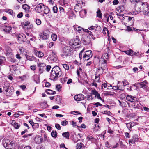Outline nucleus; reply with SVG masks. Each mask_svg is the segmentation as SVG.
I'll list each match as a JSON object with an SVG mask.
<instances>
[{"label": "nucleus", "mask_w": 149, "mask_h": 149, "mask_svg": "<svg viewBox=\"0 0 149 149\" xmlns=\"http://www.w3.org/2000/svg\"><path fill=\"white\" fill-rule=\"evenodd\" d=\"M62 71L59 67H54L52 69L50 74V77L52 80H55L60 77Z\"/></svg>", "instance_id": "obj_1"}, {"label": "nucleus", "mask_w": 149, "mask_h": 149, "mask_svg": "<svg viewBox=\"0 0 149 149\" xmlns=\"http://www.w3.org/2000/svg\"><path fill=\"white\" fill-rule=\"evenodd\" d=\"M76 1L77 2V3H76V6H75V7H76L75 9H78L75 10V12H79V13H80V12H84L85 14H86V12L85 10L81 11V3H82V0H76Z\"/></svg>", "instance_id": "obj_2"}, {"label": "nucleus", "mask_w": 149, "mask_h": 149, "mask_svg": "<svg viewBox=\"0 0 149 149\" xmlns=\"http://www.w3.org/2000/svg\"><path fill=\"white\" fill-rule=\"evenodd\" d=\"M56 52L54 51H52V53L49 55L48 58V60L50 61L51 63L56 62L57 60V58L56 55Z\"/></svg>", "instance_id": "obj_3"}, {"label": "nucleus", "mask_w": 149, "mask_h": 149, "mask_svg": "<svg viewBox=\"0 0 149 149\" xmlns=\"http://www.w3.org/2000/svg\"><path fill=\"white\" fill-rule=\"evenodd\" d=\"M0 28L7 33H9L11 29V27L10 26L7 25L6 23L4 24H0Z\"/></svg>", "instance_id": "obj_4"}, {"label": "nucleus", "mask_w": 149, "mask_h": 149, "mask_svg": "<svg viewBox=\"0 0 149 149\" xmlns=\"http://www.w3.org/2000/svg\"><path fill=\"white\" fill-rule=\"evenodd\" d=\"M3 146L6 149H11L13 148V143L9 140H7L5 141H3Z\"/></svg>", "instance_id": "obj_5"}, {"label": "nucleus", "mask_w": 149, "mask_h": 149, "mask_svg": "<svg viewBox=\"0 0 149 149\" xmlns=\"http://www.w3.org/2000/svg\"><path fill=\"white\" fill-rule=\"evenodd\" d=\"M92 56V52L91 50L86 51L84 53L83 58L84 60H88Z\"/></svg>", "instance_id": "obj_6"}, {"label": "nucleus", "mask_w": 149, "mask_h": 149, "mask_svg": "<svg viewBox=\"0 0 149 149\" xmlns=\"http://www.w3.org/2000/svg\"><path fill=\"white\" fill-rule=\"evenodd\" d=\"M71 47H70L65 46L63 49L62 53L65 54L66 56H68L69 54H71L73 52V50L70 49Z\"/></svg>", "instance_id": "obj_7"}, {"label": "nucleus", "mask_w": 149, "mask_h": 149, "mask_svg": "<svg viewBox=\"0 0 149 149\" xmlns=\"http://www.w3.org/2000/svg\"><path fill=\"white\" fill-rule=\"evenodd\" d=\"M44 6V5L42 3L39 4L36 6L35 9L38 13H40L42 12V10H43Z\"/></svg>", "instance_id": "obj_8"}, {"label": "nucleus", "mask_w": 149, "mask_h": 149, "mask_svg": "<svg viewBox=\"0 0 149 149\" xmlns=\"http://www.w3.org/2000/svg\"><path fill=\"white\" fill-rule=\"evenodd\" d=\"M82 41L84 45H89L91 42V39L89 36H87L85 38H83Z\"/></svg>", "instance_id": "obj_9"}, {"label": "nucleus", "mask_w": 149, "mask_h": 149, "mask_svg": "<svg viewBox=\"0 0 149 149\" xmlns=\"http://www.w3.org/2000/svg\"><path fill=\"white\" fill-rule=\"evenodd\" d=\"M39 36L42 40H45L48 39L49 35L47 33V31H45L43 33L40 34Z\"/></svg>", "instance_id": "obj_10"}, {"label": "nucleus", "mask_w": 149, "mask_h": 149, "mask_svg": "<svg viewBox=\"0 0 149 149\" xmlns=\"http://www.w3.org/2000/svg\"><path fill=\"white\" fill-rule=\"evenodd\" d=\"M38 65L39 67V71L40 73H42V72L45 69L46 65L44 63H39L38 64Z\"/></svg>", "instance_id": "obj_11"}, {"label": "nucleus", "mask_w": 149, "mask_h": 149, "mask_svg": "<svg viewBox=\"0 0 149 149\" xmlns=\"http://www.w3.org/2000/svg\"><path fill=\"white\" fill-rule=\"evenodd\" d=\"M43 141V139L41 136H36L35 138L34 141L38 144L41 143Z\"/></svg>", "instance_id": "obj_12"}, {"label": "nucleus", "mask_w": 149, "mask_h": 149, "mask_svg": "<svg viewBox=\"0 0 149 149\" xmlns=\"http://www.w3.org/2000/svg\"><path fill=\"white\" fill-rule=\"evenodd\" d=\"M148 82L146 81L145 80L143 82H141L138 83V84L140 86L141 88L144 89H147V84Z\"/></svg>", "instance_id": "obj_13"}, {"label": "nucleus", "mask_w": 149, "mask_h": 149, "mask_svg": "<svg viewBox=\"0 0 149 149\" xmlns=\"http://www.w3.org/2000/svg\"><path fill=\"white\" fill-rule=\"evenodd\" d=\"M92 92L93 95H95V97H97V98L99 99L103 102L104 101V100L101 98L100 94L95 90H92Z\"/></svg>", "instance_id": "obj_14"}, {"label": "nucleus", "mask_w": 149, "mask_h": 149, "mask_svg": "<svg viewBox=\"0 0 149 149\" xmlns=\"http://www.w3.org/2000/svg\"><path fill=\"white\" fill-rule=\"evenodd\" d=\"M84 95L81 94H79L75 95V100L79 101L83 100L84 99Z\"/></svg>", "instance_id": "obj_15"}, {"label": "nucleus", "mask_w": 149, "mask_h": 149, "mask_svg": "<svg viewBox=\"0 0 149 149\" xmlns=\"http://www.w3.org/2000/svg\"><path fill=\"white\" fill-rule=\"evenodd\" d=\"M107 60L105 59H104L102 63H101V66L100 67V68L101 69H102L103 70H105L107 67Z\"/></svg>", "instance_id": "obj_16"}, {"label": "nucleus", "mask_w": 149, "mask_h": 149, "mask_svg": "<svg viewBox=\"0 0 149 149\" xmlns=\"http://www.w3.org/2000/svg\"><path fill=\"white\" fill-rule=\"evenodd\" d=\"M118 85L117 86H113V89L114 90H123V87L120 86V84H122V82L120 81L118 82Z\"/></svg>", "instance_id": "obj_17"}, {"label": "nucleus", "mask_w": 149, "mask_h": 149, "mask_svg": "<svg viewBox=\"0 0 149 149\" xmlns=\"http://www.w3.org/2000/svg\"><path fill=\"white\" fill-rule=\"evenodd\" d=\"M130 18V17L127 16L124 17L122 20V22L123 24L126 26H127V23L128 22L129 19Z\"/></svg>", "instance_id": "obj_18"}, {"label": "nucleus", "mask_w": 149, "mask_h": 149, "mask_svg": "<svg viewBox=\"0 0 149 149\" xmlns=\"http://www.w3.org/2000/svg\"><path fill=\"white\" fill-rule=\"evenodd\" d=\"M5 12L10 15L13 18L14 17L15 15V13L13 12V11L11 9H7L6 10Z\"/></svg>", "instance_id": "obj_19"}, {"label": "nucleus", "mask_w": 149, "mask_h": 149, "mask_svg": "<svg viewBox=\"0 0 149 149\" xmlns=\"http://www.w3.org/2000/svg\"><path fill=\"white\" fill-rule=\"evenodd\" d=\"M83 31L85 32H86L90 36H91L92 39L94 40L95 39V37L93 36L92 33L91 31H89L88 29H83Z\"/></svg>", "instance_id": "obj_20"}, {"label": "nucleus", "mask_w": 149, "mask_h": 149, "mask_svg": "<svg viewBox=\"0 0 149 149\" xmlns=\"http://www.w3.org/2000/svg\"><path fill=\"white\" fill-rule=\"evenodd\" d=\"M18 40L22 42L25 41L26 40V36L23 34V35H20L18 37Z\"/></svg>", "instance_id": "obj_21"}, {"label": "nucleus", "mask_w": 149, "mask_h": 149, "mask_svg": "<svg viewBox=\"0 0 149 149\" xmlns=\"http://www.w3.org/2000/svg\"><path fill=\"white\" fill-rule=\"evenodd\" d=\"M135 4V8L136 11L137 12H141L143 10V9L141 8V7H140V5H141V4L136 3Z\"/></svg>", "instance_id": "obj_22"}, {"label": "nucleus", "mask_w": 149, "mask_h": 149, "mask_svg": "<svg viewBox=\"0 0 149 149\" xmlns=\"http://www.w3.org/2000/svg\"><path fill=\"white\" fill-rule=\"evenodd\" d=\"M134 17H130V18L129 19L128 22L127 23V26H132L134 23Z\"/></svg>", "instance_id": "obj_23"}, {"label": "nucleus", "mask_w": 149, "mask_h": 149, "mask_svg": "<svg viewBox=\"0 0 149 149\" xmlns=\"http://www.w3.org/2000/svg\"><path fill=\"white\" fill-rule=\"evenodd\" d=\"M22 8L25 11L26 13H28L29 11L30 7L27 4H24L22 6Z\"/></svg>", "instance_id": "obj_24"}, {"label": "nucleus", "mask_w": 149, "mask_h": 149, "mask_svg": "<svg viewBox=\"0 0 149 149\" xmlns=\"http://www.w3.org/2000/svg\"><path fill=\"white\" fill-rule=\"evenodd\" d=\"M36 55L38 57H42L44 56V54L42 52L37 51L35 53Z\"/></svg>", "instance_id": "obj_25"}, {"label": "nucleus", "mask_w": 149, "mask_h": 149, "mask_svg": "<svg viewBox=\"0 0 149 149\" xmlns=\"http://www.w3.org/2000/svg\"><path fill=\"white\" fill-rule=\"evenodd\" d=\"M43 8V10H42V12H43L44 14H47L50 11L49 9L47 6L44 5Z\"/></svg>", "instance_id": "obj_26"}, {"label": "nucleus", "mask_w": 149, "mask_h": 149, "mask_svg": "<svg viewBox=\"0 0 149 149\" xmlns=\"http://www.w3.org/2000/svg\"><path fill=\"white\" fill-rule=\"evenodd\" d=\"M83 29H84L81 27L75 25V29L79 33L81 32L82 31H83Z\"/></svg>", "instance_id": "obj_27"}, {"label": "nucleus", "mask_w": 149, "mask_h": 149, "mask_svg": "<svg viewBox=\"0 0 149 149\" xmlns=\"http://www.w3.org/2000/svg\"><path fill=\"white\" fill-rule=\"evenodd\" d=\"M99 74H96L97 75H96L95 77V81L97 82H99L100 78L99 76L102 74V70H101Z\"/></svg>", "instance_id": "obj_28"}, {"label": "nucleus", "mask_w": 149, "mask_h": 149, "mask_svg": "<svg viewBox=\"0 0 149 149\" xmlns=\"http://www.w3.org/2000/svg\"><path fill=\"white\" fill-rule=\"evenodd\" d=\"M9 87V84L7 83H6L4 84L3 89L6 92H8V90Z\"/></svg>", "instance_id": "obj_29"}, {"label": "nucleus", "mask_w": 149, "mask_h": 149, "mask_svg": "<svg viewBox=\"0 0 149 149\" xmlns=\"http://www.w3.org/2000/svg\"><path fill=\"white\" fill-rule=\"evenodd\" d=\"M80 43L81 41L79 39V37L78 36H76V38L75 39V46L80 45Z\"/></svg>", "instance_id": "obj_30"}, {"label": "nucleus", "mask_w": 149, "mask_h": 149, "mask_svg": "<svg viewBox=\"0 0 149 149\" xmlns=\"http://www.w3.org/2000/svg\"><path fill=\"white\" fill-rule=\"evenodd\" d=\"M132 107L135 109H139L141 107L138 104H136V103L134 102L132 103L131 105Z\"/></svg>", "instance_id": "obj_31"}, {"label": "nucleus", "mask_w": 149, "mask_h": 149, "mask_svg": "<svg viewBox=\"0 0 149 149\" xmlns=\"http://www.w3.org/2000/svg\"><path fill=\"white\" fill-rule=\"evenodd\" d=\"M5 61V58L3 56H1L0 57V65H3L4 64Z\"/></svg>", "instance_id": "obj_32"}, {"label": "nucleus", "mask_w": 149, "mask_h": 149, "mask_svg": "<svg viewBox=\"0 0 149 149\" xmlns=\"http://www.w3.org/2000/svg\"><path fill=\"white\" fill-rule=\"evenodd\" d=\"M46 92L47 94L53 95L55 94L56 92L54 91H53L52 90L48 89L46 90Z\"/></svg>", "instance_id": "obj_33"}, {"label": "nucleus", "mask_w": 149, "mask_h": 149, "mask_svg": "<svg viewBox=\"0 0 149 149\" xmlns=\"http://www.w3.org/2000/svg\"><path fill=\"white\" fill-rule=\"evenodd\" d=\"M40 105L41 107L43 109L46 108L48 106L47 102H41L40 104Z\"/></svg>", "instance_id": "obj_34"}, {"label": "nucleus", "mask_w": 149, "mask_h": 149, "mask_svg": "<svg viewBox=\"0 0 149 149\" xmlns=\"http://www.w3.org/2000/svg\"><path fill=\"white\" fill-rule=\"evenodd\" d=\"M26 56L27 60L31 61H34L36 60V58L34 56H30L28 55H26Z\"/></svg>", "instance_id": "obj_35"}, {"label": "nucleus", "mask_w": 149, "mask_h": 149, "mask_svg": "<svg viewBox=\"0 0 149 149\" xmlns=\"http://www.w3.org/2000/svg\"><path fill=\"white\" fill-rule=\"evenodd\" d=\"M62 136L67 139H69V132H63L62 134Z\"/></svg>", "instance_id": "obj_36"}, {"label": "nucleus", "mask_w": 149, "mask_h": 149, "mask_svg": "<svg viewBox=\"0 0 149 149\" xmlns=\"http://www.w3.org/2000/svg\"><path fill=\"white\" fill-rule=\"evenodd\" d=\"M6 56H10L12 54L11 49L10 48H8V49H6Z\"/></svg>", "instance_id": "obj_37"}, {"label": "nucleus", "mask_w": 149, "mask_h": 149, "mask_svg": "<svg viewBox=\"0 0 149 149\" xmlns=\"http://www.w3.org/2000/svg\"><path fill=\"white\" fill-rule=\"evenodd\" d=\"M84 145L81 143H78L77 144L76 148L77 149H80L82 147H85Z\"/></svg>", "instance_id": "obj_38"}, {"label": "nucleus", "mask_w": 149, "mask_h": 149, "mask_svg": "<svg viewBox=\"0 0 149 149\" xmlns=\"http://www.w3.org/2000/svg\"><path fill=\"white\" fill-rule=\"evenodd\" d=\"M123 52H124L126 54L130 56L132 55L133 54V52L131 50H129L127 51H123Z\"/></svg>", "instance_id": "obj_39"}, {"label": "nucleus", "mask_w": 149, "mask_h": 149, "mask_svg": "<svg viewBox=\"0 0 149 149\" xmlns=\"http://www.w3.org/2000/svg\"><path fill=\"white\" fill-rule=\"evenodd\" d=\"M122 84H120V86H125L126 85H128L129 84V82L126 80H124L122 82Z\"/></svg>", "instance_id": "obj_40"}, {"label": "nucleus", "mask_w": 149, "mask_h": 149, "mask_svg": "<svg viewBox=\"0 0 149 149\" xmlns=\"http://www.w3.org/2000/svg\"><path fill=\"white\" fill-rule=\"evenodd\" d=\"M93 95V94L91 92V93H89L87 95V98L88 100H91L93 99V97H92Z\"/></svg>", "instance_id": "obj_41"}, {"label": "nucleus", "mask_w": 149, "mask_h": 149, "mask_svg": "<svg viewBox=\"0 0 149 149\" xmlns=\"http://www.w3.org/2000/svg\"><path fill=\"white\" fill-rule=\"evenodd\" d=\"M52 136L54 138H56L57 136V132L56 131L53 130L51 133Z\"/></svg>", "instance_id": "obj_42"}, {"label": "nucleus", "mask_w": 149, "mask_h": 149, "mask_svg": "<svg viewBox=\"0 0 149 149\" xmlns=\"http://www.w3.org/2000/svg\"><path fill=\"white\" fill-rule=\"evenodd\" d=\"M51 38L54 41H55L57 40V35L55 34H52L51 35Z\"/></svg>", "instance_id": "obj_43"}, {"label": "nucleus", "mask_w": 149, "mask_h": 149, "mask_svg": "<svg viewBox=\"0 0 149 149\" xmlns=\"http://www.w3.org/2000/svg\"><path fill=\"white\" fill-rule=\"evenodd\" d=\"M97 17L99 18H101L102 17V13L101 12L100 10L99 9H98L97 11Z\"/></svg>", "instance_id": "obj_44"}, {"label": "nucleus", "mask_w": 149, "mask_h": 149, "mask_svg": "<svg viewBox=\"0 0 149 149\" xmlns=\"http://www.w3.org/2000/svg\"><path fill=\"white\" fill-rule=\"evenodd\" d=\"M138 99L135 96H133L132 98V100H131L130 102L131 103H134L136 101H138Z\"/></svg>", "instance_id": "obj_45"}, {"label": "nucleus", "mask_w": 149, "mask_h": 149, "mask_svg": "<svg viewBox=\"0 0 149 149\" xmlns=\"http://www.w3.org/2000/svg\"><path fill=\"white\" fill-rule=\"evenodd\" d=\"M68 78L67 77L65 76L63 78L61 79V82L63 83L66 82Z\"/></svg>", "instance_id": "obj_46"}, {"label": "nucleus", "mask_w": 149, "mask_h": 149, "mask_svg": "<svg viewBox=\"0 0 149 149\" xmlns=\"http://www.w3.org/2000/svg\"><path fill=\"white\" fill-rule=\"evenodd\" d=\"M133 96H132L130 95H127L126 96V99L127 100L130 102L131 100H132V98Z\"/></svg>", "instance_id": "obj_47"}, {"label": "nucleus", "mask_w": 149, "mask_h": 149, "mask_svg": "<svg viewBox=\"0 0 149 149\" xmlns=\"http://www.w3.org/2000/svg\"><path fill=\"white\" fill-rule=\"evenodd\" d=\"M109 58L108 54L107 53H105L104 54L103 56V60L104 59L107 60Z\"/></svg>", "instance_id": "obj_48"}, {"label": "nucleus", "mask_w": 149, "mask_h": 149, "mask_svg": "<svg viewBox=\"0 0 149 149\" xmlns=\"http://www.w3.org/2000/svg\"><path fill=\"white\" fill-rule=\"evenodd\" d=\"M39 124L37 123H35L32 125V127L33 129H35L39 127Z\"/></svg>", "instance_id": "obj_49"}, {"label": "nucleus", "mask_w": 149, "mask_h": 149, "mask_svg": "<svg viewBox=\"0 0 149 149\" xmlns=\"http://www.w3.org/2000/svg\"><path fill=\"white\" fill-rule=\"evenodd\" d=\"M56 88L58 91H60L61 90V86L60 84H57L56 86Z\"/></svg>", "instance_id": "obj_50"}, {"label": "nucleus", "mask_w": 149, "mask_h": 149, "mask_svg": "<svg viewBox=\"0 0 149 149\" xmlns=\"http://www.w3.org/2000/svg\"><path fill=\"white\" fill-rule=\"evenodd\" d=\"M106 31H107L108 34H109V33L108 30L107 29V28L106 27H104L103 29V34H106Z\"/></svg>", "instance_id": "obj_51"}, {"label": "nucleus", "mask_w": 149, "mask_h": 149, "mask_svg": "<svg viewBox=\"0 0 149 149\" xmlns=\"http://www.w3.org/2000/svg\"><path fill=\"white\" fill-rule=\"evenodd\" d=\"M63 68L66 70H68L69 69L68 65L66 64H64L63 65Z\"/></svg>", "instance_id": "obj_52"}, {"label": "nucleus", "mask_w": 149, "mask_h": 149, "mask_svg": "<svg viewBox=\"0 0 149 149\" xmlns=\"http://www.w3.org/2000/svg\"><path fill=\"white\" fill-rule=\"evenodd\" d=\"M69 44L70 45L72 46L73 48H74L73 46L74 45V41L72 40H70L69 42Z\"/></svg>", "instance_id": "obj_53"}, {"label": "nucleus", "mask_w": 149, "mask_h": 149, "mask_svg": "<svg viewBox=\"0 0 149 149\" xmlns=\"http://www.w3.org/2000/svg\"><path fill=\"white\" fill-rule=\"evenodd\" d=\"M74 16V13L73 12H71L69 15V18L70 19H73Z\"/></svg>", "instance_id": "obj_54"}, {"label": "nucleus", "mask_w": 149, "mask_h": 149, "mask_svg": "<svg viewBox=\"0 0 149 149\" xmlns=\"http://www.w3.org/2000/svg\"><path fill=\"white\" fill-rule=\"evenodd\" d=\"M95 26V31H100L101 30V28L100 26H98L97 25H96Z\"/></svg>", "instance_id": "obj_55"}, {"label": "nucleus", "mask_w": 149, "mask_h": 149, "mask_svg": "<svg viewBox=\"0 0 149 149\" xmlns=\"http://www.w3.org/2000/svg\"><path fill=\"white\" fill-rule=\"evenodd\" d=\"M58 8L56 6H54L53 7V10L54 13H56L57 12Z\"/></svg>", "instance_id": "obj_56"}, {"label": "nucleus", "mask_w": 149, "mask_h": 149, "mask_svg": "<svg viewBox=\"0 0 149 149\" xmlns=\"http://www.w3.org/2000/svg\"><path fill=\"white\" fill-rule=\"evenodd\" d=\"M36 23L38 25H39L41 24V22L40 19H37L36 21Z\"/></svg>", "instance_id": "obj_57"}, {"label": "nucleus", "mask_w": 149, "mask_h": 149, "mask_svg": "<svg viewBox=\"0 0 149 149\" xmlns=\"http://www.w3.org/2000/svg\"><path fill=\"white\" fill-rule=\"evenodd\" d=\"M20 126V125L18 124V123H17L15 124L14 125L15 128L16 129H18Z\"/></svg>", "instance_id": "obj_58"}, {"label": "nucleus", "mask_w": 149, "mask_h": 149, "mask_svg": "<svg viewBox=\"0 0 149 149\" xmlns=\"http://www.w3.org/2000/svg\"><path fill=\"white\" fill-rule=\"evenodd\" d=\"M93 104L95 105L96 107H97L98 106H102V104H101L100 103L98 102L97 103H93Z\"/></svg>", "instance_id": "obj_59"}, {"label": "nucleus", "mask_w": 149, "mask_h": 149, "mask_svg": "<svg viewBox=\"0 0 149 149\" xmlns=\"http://www.w3.org/2000/svg\"><path fill=\"white\" fill-rule=\"evenodd\" d=\"M129 143H131L132 144H134L135 142V140L134 139H131L129 141Z\"/></svg>", "instance_id": "obj_60"}, {"label": "nucleus", "mask_w": 149, "mask_h": 149, "mask_svg": "<svg viewBox=\"0 0 149 149\" xmlns=\"http://www.w3.org/2000/svg\"><path fill=\"white\" fill-rule=\"evenodd\" d=\"M84 49H83L82 50H81L80 52V53L79 54V58H80V60L82 59V54L83 52L84 51Z\"/></svg>", "instance_id": "obj_61"}, {"label": "nucleus", "mask_w": 149, "mask_h": 149, "mask_svg": "<svg viewBox=\"0 0 149 149\" xmlns=\"http://www.w3.org/2000/svg\"><path fill=\"white\" fill-rule=\"evenodd\" d=\"M68 123V122L66 120L62 121L61 122V125L63 126H65L67 125Z\"/></svg>", "instance_id": "obj_62"}, {"label": "nucleus", "mask_w": 149, "mask_h": 149, "mask_svg": "<svg viewBox=\"0 0 149 149\" xmlns=\"http://www.w3.org/2000/svg\"><path fill=\"white\" fill-rule=\"evenodd\" d=\"M103 113L104 114H107L108 115H110V114L111 113L109 111H104V113Z\"/></svg>", "instance_id": "obj_63"}, {"label": "nucleus", "mask_w": 149, "mask_h": 149, "mask_svg": "<svg viewBox=\"0 0 149 149\" xmlns=\"http://www.w3.org/2000/svg\"><path fill=\"white\" fill-rule=\"evenodd\" d=\"M23 13L22 12H20L17 15V17L18 18H21L23 16Z\"/></svg>", "instance_id": "obj_64"}]
</instances>
